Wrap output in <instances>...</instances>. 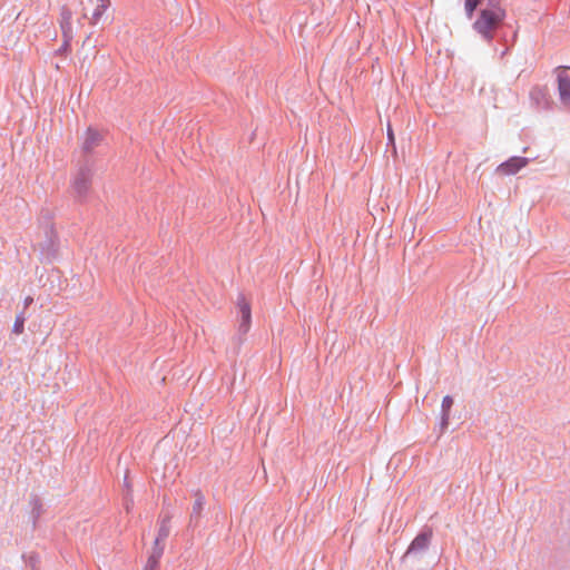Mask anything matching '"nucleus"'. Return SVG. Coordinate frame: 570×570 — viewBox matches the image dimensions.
Segmentation results:
<instances>
[{
	"instance_id": "1",
	"label": "nucleus",
	"mask_w": 570,
	"mask_h": 570,
	"mask_svg": "<svg viewBox=\"0 0 570 570\" xmlns=\"http://www.w3.org/2000/svg\"><path fill=\"white\" fill-rule=\"evenodd\" d=\"M433 537L432 529L422 530L411 542L402 557V564L407 570H426L432 566L429 548Z\"/></svg>"
},
{
	"instance_id": "2",
	"label": "nucleus",
	"mask_w": 570,
	"mask_h": 570,
	"mask_svg": "<svg viewBox=\"0 0 570 570\" xmlns=\"http://www.w3.org/2000/svg\"><path fill=\"white\" fill-rule=\"evenodd\" d=\"M504 18L505 10L497 4L494 0H488V6L480 11L479 17L473 22V29L482 40L491 42Z\"/></svg>"
},
{
	"instance_id": "3",
	"label": "nucleus",
	"mask_w": 570,
	"mask_h": 570,
	"mask_svg": "<svg viewBox=\"0 0 570 570\" xmlns=\"http://www.w3.org/2000/svg\"><path fill=\"white\" fill-rule=\"evenodd\" d=\"M94 176L92 167L86 163L81 165L71 179V194L73 198L82 203L85 202L91 189V181Z\"/></svg>"
},
{
	"instance_id": "4",
	"label": "nucleus",
	"mask_w": 570,
	"mask_h": 570,
	"mask_svg": "<svg viewBox=\"0 0 570 570\" xmlns=\"http://www.w3.org/2000/svg\"><path fill=\"white\" fill-rule=\"evenodd\" d=\"M530 163L529 158L513 156L500 164L497 168V171L503 175H514Z\"/></svg>"
},
{
	"instance_id": "5",
	"label": "nucleus",
	"mask_w": 570,
	"mask_h": 570,
	"mask_svg": "<svg viewBox=\"0 0 570 570\" xmlns=\"http://www.w3.org/2000/svg\"><path fill=\"white\" fill-rule=\"evenodd\" d=\"M559 100L563 108L570 109V77L560 71L557 76Z\"/></svg>"
},
{
	"instance_id": "6",
	"label": "nucleus",
	"mask_w": 570,
	"mask_h": 570,
	"mask_svg": "<svg viewBox=\"0 0 570 570\" xmlns=\"http://www.w3.org/2000/svg\"><path fill=\"white\" fill-rule=\"evenodd\" d=\"M237 306L239 308V314H240V322H239L238 331L242 334H246L250 327V318H252L250 306L246 302V299L243 295H239L238 301H237Z\"/></svg>"
},
{
	"instance_id": "7",
	"label": "nucleus",
	"mask_w": 570,
	"mask_h": 570,
	"mask_svg": "<svg viewBox=\"0 0 570 570\" xmlns=\"http://www.w3.org/2000/svg\"><path fill=\"white\" fill-rule=\"evenodd\" d=\"M101 140L102 136L100 132L92 128H88L82 141V151L85 154H90L96 147L100 145Z\"/></svg>"
},
{
	"instance_id": "8",
	"label": "nucleus",
	"mask_w": 570,
	"mask_h": 570,
	"mask_svg": "<svg viewBox=\"0 0 570 570\" xmlns=\"http://www.w3.org/2000/svg\"><path fill=\"white\" fill-rule=\"evenodd\" d=\"M91 2H95L96 7L91 13V17L89 18V22L92 26L98 24L101 21V18L105 13V11L108 9L110 1L109 0H90Z\"/></svg>"
},
{
	"instance_id": "9",
	"label": "nucleus",
	"mask_w": 570,
	"mask_h": 570,
	"mask_svg": "<svg viewBox=\"0 0 570 570\" xmlns=\"http://www.w3.org/2000/svg\"><path fill=\"white\" fill-rule=\"evenodd\" d=\"M194 497H195V501H194L193 510H191V514H190V524L197 525L198 520L202 514V511L205 505V498L199 491H196Z\"/></svg>"
},
{
	"instance_id": "10",
	"label": "nucleus",
	"mask_w": 570,
	"mask_h": 570,
	"mask_svg": "<svg viewBox=\"0 0 570 570\" xmlns=\"http://www.w3.org/2000/svg\"><path fill=\"white\" fill-rule=\"evenodd\" d=\"M453 405V399L450 395H446L442 400L441 405V429L444 430L449 425L450 420V411Z\"/></svg>"
},
{
	"instance_id": "11",
	"label": "nucleus",
	"mask_w": 570,
	"mask_h": 570,
	"mask_svg": "<svg viewBox=\"0 0 570 570\" xmlns=\"http://www.w3.org/2000/svg\"><path fill=\"white\" fill-rule=\"evenodd\" d=\"M170 532L169 519H164L159 525L158 534L155 540L164 542Z\"/></svg>"
},
{
	"instance_id": "12",
	"label": "nucleus",
	"mask_w": 570,
	"mask_h": 570,
	"mask_svg": "<svg viewBox=\"0 0 570 570\" xmlns=\"http://www.w3.org/2000/svg\"><path fill=\"white\" fill-rule=\"evenodd\" d=\"M163 553H164V544H161L160 541L155 540L153 551H151L149 558L159 561Z\"/></svg>"
},
{
	"instance_id": "13",
	"label": "nucleus",
	"mask_w": 570,
	"mask_h": 570,
	"mask_svg": "<svg viewBox=\"0 0 570 570\" xmlns=\"http://www.w3.org/2000/svg\"><path fill=\"white\" fill-rule=\"evenodd\" d=\"M482 0H465V12L469 18L473 16V12L478 8V6L481 3Z\"/></svg>"
},
{
	"instance_id": "14",
	"label": "nucleus",
	"mask_w": 570,
	"mask_h": 570,
	"mask_svg": "<svg viewBox=\"0 0 570 570\" xmlns=\"http://www.w3.org/2000/svg\"><path fill=\"white\" fill-rule=\"evenodd\" d=\"M23 328H24V317L22 315H18L16 317V321H14V324L12 327V332L16 334H21L23 332Z\"/></svg>"
},
{
	"instance_id": "15",
	"label": "nucleus",
	"mask_w": 570,
	"mask_h": 570,
	"mask_svg": "<svg viewBox=\"0 0 570 570\" xmlns=\"http://www.w3.org/2000/svg\"><path fill=\"white\" fill-rule=\"evenodd\" d=\"M61 16H62L61 28L63 29V32L66 33V27H68L70 29L71 11L68 9H62Z\"/></svg>"
},
{
	"instance_id": "16",
	"label": "nucleus",
	"mask_w": 570,
	"mask_h": 570,
	"mask_svg": "<svg viewBox=\"0 0 570 570\" xmlns=\"http://www.w3.org/2000/svg\"><path fill=\"white\" fill-rule=\"evenodd\" d=\"M387 146L392 147L393 153L396 151L394 134L391 126L387 127Z\"/></svg>"
},
{
	"instance_id": "17",
	"label": "nucleus",
	"mask_w": 570,
	"mask_h": 570,
	"mask_svg": "<svg viewBox=\"0 0 570 570\" xmlns=\"http://www.w3.org/2000/svg\"><path fill=\"white\" fill-rule=\"evenodd\" d=\"M158 563L159 561L155 560V559H151V558H148L146 564H145V568L144 570H156L157 567H158Z\"/></svg>"
},
{
	"instance_id": "18",
	"label": "nucleus",
	"mask_w": 570,
	"mask_h": 570,
	"mask_svg": "<svg viewBox=\"0 0 570 570\" xmlns=\"http://www.w3.org/2000/svg\"><path fill=\"white\" fill-rule=\"evenodd\" d=\"M33 514L36 513L35 518L39 517L40 512L38 510V507H39V500L38 499H35L33 500Z\"/></svg>"
},
{
	"instance_id": "19",
	"label": "nucleus",
	"mask_w": 570,
	"mask_h": 570,
	"mask_svg": "<svg viewBox=\"0 0 570 570\" xmlns=\"http://www.w3.org/2000/svg\"><path fill=\"white\" fill-rule=\"evenodd\" d=\"M131 504H132V500H131V499L126 498V500H125V505H126L127 511L129 510V508H130V505H131Z\"/></svg>"
},
{
	"instance_id": "20",
	"label": "nucleus",
	"mask_w": 570,
	"mask_h": 570,
	"mask_svg": "<svg viewBox=\"0 0 570 570\" xmlns=\"http://www.w3.org/2000/svg\"><path fill=\"white\" fill-rule=\"evenodd\" d=\"M31 302H32V298H31V297H28V298H26L24 304H26V305H29Z\"/></svg>"
},
{
	"instance_id": "21",
	"label": "nucleus",
	"mask_w": 570,
	"mask_h": 570,
	"mask_svg": "<svg viewBox=\"0 0 570 570\" xmlns=\"http://www.w3.org/2000/svg\"><path fill=\"white\" fill-rule=\"evenodd\" d=\"M124 481H125L126 487H129L128 483H127V476L124 478Z\"/></svg>"
}]
</instances>
